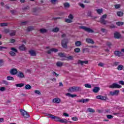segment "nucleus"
<instances>
[{"instance_id":"nucleus-1","label":"nucleus","mask_w":124,"mask_h":124,"mask_svg":"<svg viewBox=\"0 0 124 124\" xmlns=\"http://www.w3.org/2000/svg\"><path fill=\"white\" fill-rule=\"evenodd\" d=\"M107 18V15H103L100 18V23H101L102 25H107V24H108L109 21L108 20H106L105 19Z\"/></svg>"},{"instance_id":"nucleus-2","label":"nucleus","mask_w":124,"mask_h":124,"mask_svg":"<svg viewBox=\"0 0 124 124\" xmlns=\"http://www.w3.org/2000/svg\"><path fill=\"white\" fill-rule=\"evenodd\" d=\"M67 43H68V40L67 39H64L61 42V45L63 48L66 49L67 48Z\"/></svg>"},{"instance_id":"nucleus-3","label":"nucleus","mask_w":124,"mask_h":124,"mask_svg":"<svg viewBox=\"0 0 124 124\" xmlns=\"http://www.w3.org/2000/svg\"><path fill=\"white\" fill-rule=\"evenodd\" d=\"M20 111L21 113L22 116H23L24 118H30V114L25 110L20 109Z\"/></svg>"},{"instance_id":"nucleus-4","label":"nucleus","mask_w":124,"mask_h":124,"mask_svg":"<svg viewBox=\"0 0 124 124\" xmlns=\"http://www.w3.org/2000/svg\"><path fill=\"white\" fill-rule=\"evenodd\" d=\"M80 29L84 30V31H87V32H91V33L94 32V31H93V30L91 29V28L86 27L85 26H80Z\"/></svg>"},{"instance_id":"nucleus-5","label":"nucleus","mask_w":124,"mask_h":124,"mask_svg":"<svg viewBox=\"0 0 124 124\" xmlns=\"http://www.w3.org/2000/svg\"><path fill=\"white\" fill-rule=\"evenodd\" d=\"M109 88H110V89H121V88H122V86L114 83H113L111 85H110L109 86Z\"/></svg>"},{"instance_id":"nucleus-6","label":"nucleus","mask_w":124,"mask_h":124,"mask_svg":"<svg viewBox=\"0 0 124 124\" xmlns=\"http://www.w3.org/2000/svg\"><path fill=\"white\" fill-rule=\"evenodd\" d=\"M96 98H97V99H100L101 100H104L105 101H106V100H109V99H108L107 96L101 95H97L96 97Z\"/></svg>"},{"instance_id":"nucleus-7","label":"nucleus","mask_w":124,"mask_h":124,"mask_svg":"<svg viewBox=\"0 0 124 124\" xmlns=\"http://www.w3.org/2000/svg\"><path fill=\"white\" fill-rule=\"evenodd\" d=\"M61 61H73L74 60V57L72 56H66V59H61Z\"/></svg>"},{"instance_id":"nucleus-8","label":"nucleus","mask_w":124,"mask_h":124,"mask_svg":"<svg viewBox=\"0 0 124 124\" xmlns=\"http://www.w3.org/2000/svg\"><path fill=\"white\" fill-rule=\"evenodd\" d=\"M110 95H112V96L114 95H118L119 93H120V91L119 90H115L114 92L111 91L109 93Z\"/></svg>"},{"instance_id":"nucleus-9","label":"nucleus","mask_w":124,"mask_h":124,"mask_svg":"<svg viewBox=\"0 0 124 124\" xmlns=\"http://www.w3.org/2000/svg\"><path fill=\"white\" fill-rule=\"evenodd\" d=\"M17 72H18V71H17V69L15 68L11 69V70L10 71V73L12 75H16Z\"/></svg>"},{"instance_id":"nucleus-10","label":"nucleus","mask_w":124,"mask_h":124,"mask_svg":"<svg viewBox=\"0 0 124 124\" xmlns=\"http://www.w3.org/2000/svg\"><path fill=\"white\" fill-rule=\"evenodd\" d=\"M89 101H90L89 99H82L79 100H77V102H78V103L81 102L82 103H86L87 102H89Z\"/></svg>"},{"instance_id":"nucleus-11","label":"nucleus","mask_w":124,"mask_h":124,"mask_svg":"<svg viewBox=\"0 0 124 124\" xmlns=\"http://www.w3.org/2000/svg\"><path fill=\"white\" fill-rule=\"evenodd\" d=\"M114 34V37L117 39H120V38H121V35L119 32L116 31Z\"/></svg>"},{"instance_id":"nucleus-12","label":"nucleus","mask_w":124,"mask_h":124,"mask_svg":"<svg viewBox=\"0 0 124 124\" xmlns=\"http://www.w3.org/2000/svg\"><path fill=\"white\" fill-rule=\"evenodd\" d=\"M86 42H87V43H89L91 44H94V42L93 41V40L91 38H87L86 39Z\"/></svg>"},{"instance_id":"nucleus-13","label":"nucleus","mask_w":124,"mask_h":124,"mask_svg":"<svg viewBox=\"0 0 124 124\" xmlns=\"http://www.w3.org/2000/svg\"><path fill=\"white\" fill-rule=\"evenodd\" d=\"M19 49L20 51H26L27 48L26 47V46H25V45H22L19 46Z\"/></svg>"},{"instance_id":"nucleus-14","label":"nucleus","mask_w":124,"mask_h":124,"mask_svg":"<svg viewBox=\"0 0 124 124\" xmlns=\"http://www.w3.org/2000/svg\"><path fill=\"white\" fill-rule=\"evenodd\" d=\"M100 90V88L98 87H95L93 90V93H97L98 92H99Z\"/></svg>"},{"instance_id":"nucleus-15","label":"nucleus","mask_w":124,"mask_h":124,"mask_svg":"<svg viewBox=\"0 0 124 124\" xmlns=\"http://www.w3.org/2000/svg\"><path fill=\"white\" fill-rule=\"evenodd\" d=\"M78 63L81 64V65H84V64H88V61H82L81 60H78Z\"/></svg>"},{"instance_id":"nucleus-16","label":"nucleus","mask_w":124,"mask_h":124,"mask_svg":"<svg viewBox=\"0 0 124 124\" xmlns=\"http://www.w3.org/2000/svg\"><path fill=\"white\" fill-rule=\"evenodd\" d=\"M17 77L19 78H25V75H24V73H23V72H19L17 74Z\"/></svg>"},{"instance_id":"nucleus-17","label":"nucleus","mask_w":124,"mask_h":124,"mask_svg":"<svg viewBox=\"0 0 124 124\" xmlns=\"http://www.w3.org/2000/svg\"><path fill=\"white\" fill-rule=\"evenodd\" d=\"M51 119H53V120H54L56 122H60L61 121V118L54 115L51 116Z\"/></svg>"},{"instance_id":"nucleus-18","label":"nucleus","mask_w":124,"mask_h":124,"mask_svg":"<svg viewBox=\"0 0 124 124\" xmlns=\"http://www.w3.org/2000/svg\"><path fill=\"white\" fill-rule=\"evenodd\" d=\"M52 101L54 103H57V104L61 103V100L59 98H55L53 99Z\"/></svg>"},{"instance_id":"nucleus-19","label":"nucleus","mask_w":124,"mask_h":124,"mask_svg":"<svg viewBox=\"0 0 124 124\" xmlns=\"http://www.w3.org/2000/svg\"><path fill=\"white\" fill-rule=\"evenodd\" d=\"M58 56L60 58H62V59H66V55H65V54L62 53H58Z\"/></svg>"},{"instance_id":"nucleus-20","label":"nucleus","mask_w":124,"mask_h":124,"mask_svg":"<svg viewBox=\"0 0 124 124\" xmlns=\"http://www.w3.org/2000/svg\"><path fill=\"white\" fill-rule=\"evenodd\" d=\"M74 88L75 92H81V91H82V88L80 87L74 86Z\"/></svg>"},{"instance_id":"nucleus-21","label":"nucleus","mask_w":124,"mask_h":124,"mask_svg":"<svg viewBox=\"0 0 124 124\" xmlns=\"http://www.w3.org/2000/svg\"><path fill=\"white\" fill-rule=\"evenodd\" d=\"M114 55H115L116 57H121L122 56V52L119 51H115L114 52Z\"/></svg>"},{"instance_id":"nucleus-22","label":"nucleus","mask_w":124,"mask_h":124,"mask_svg":"<svg viewBox=\"0 0 124 124\" xmlns=\"http://www.w3.org/2000/svg\"><path fill=\"white\" fill-rule=\"evenodd\" d=\"M66 95L67 96H69V97H72V98L76 97L77 96V95H76V94H71L70 93H66Z\"/></svg>"},{"instance_id":"nucleus-23","label":"nucleus","mask_w":124,"mask_h":124,"mask_svg":"<svg viewBox=\"0 0 124 124\" xmlns=\"http://www.w3.org/2000/svg\"><path fill=\"white\" fill-rule=\"evenodd\" d=\"M60 123H61L62 124H67L68 123V121L65 119H60Z\"/></svg>"},{"instance_id":"nucleus-24","label":"nucleus","mask_w":124,"mask_h":124,"mask_svg":"<svg viewBox=\"0 0 124 124\" xmlns=\"http://www.w3.org/2000/svg\"><path fill=\"white\" fill-rule=\"evenodd\" d=\"M29 54H30L31 56H36V53H35V51H34V50H32L29 51Z\"/></svg>"},{"instance_id":"nucleus-25","label":"nucleus","mask_w":124,"mask_h":124,"mask_svg":"<svg viewBox=\"0 0 124 124\" xmlns=\"http://www.w3.org/2000/svg\"><path fill=\"white\" fill-rule=\"evenodd\" d=\"M75 44L77 47H79L82 45V43L79 41L76 42Z\"/></svg>"},{"instance_id":"nucleus-26","label":"nucleus","mask_w":124,"mask_h":124,"mask_svg":"<svg viewBox=\"0 0 124 124\" xmlns=\"http://www.w3.org/2000/svg\"><path fill=\"white\" fill-rule=\"evenodd\" d=\"M56 65L58 67H61L62 66V65H63V63H62V62H58L56 63Z\"/></svg>"},{"instance_id":"nucleus-27","label":"nucleus","mask_w":124,"mask_h":124,"mask_svg":"<svg viewBox=\"0 0 124 124\" xmlns=\"http://www.w3.org/2000/svg\"><path fill=\"white\" fill-rule=\"evenodd\" d=\"M117 15L119 16V17H122V16H124V12L118 11L117 12Z\"/></svg>"},{"instance_id":"nucleus-28","label":"nucleus","mask_w":124,"mask_h":124,"mask_svg":"<svg viewBox=\"0 0 124 124\" xmlns=\"http://www.w3.org/2000/svg\"><path fill=\"white\" fill-rule=\"evenodd\" d=\"M16 87H17L19 88H22V87H24L25 86V84L24 83H20V84H16Z\"/></svg>"},{"instance_id":"nucleus-29","label":"nucleus","mask_w":124,"mask_h":124,"mask_svg":"<svg viewBox=\"0 0 124 124\" xmlns=\"http://www.w3.org/2000/svg\"><path fill=\"white\" fill-rule=\"evenodd\" d=\"M63 5L65 8H69V7H70V5L69 4L68 2H66L64 3Z\"/></svg>"},{"instance_id":"nucleus-30","label":"nucleus","mask_w":124,"mask_h":124,"mask_svg":"<svg viewBox=\"0 0 124 124\" xmlns=\"http://www.w3.org/2000/svg\"><path fill=\"white\" fill-rule=\"evenodd\" d=\"M69 93H74L75 91H74V87H71L70 88H69L68 90Z\"/></svg>"},{"instance_id":"nucleus-31","label":"nucleus","mask_w":124,"mask_h":124,"mask_svg":"<svg viewBox=\"0 0 124 124\" xmlns=\"http://www.w3.org/2000/svg\"><path fill=\"white\" fill-rule=\"evenodd\" d=\"M16 34V31L12 30V32H10V35L11 36H14Z\"/></svg>"},{"instance_id":"nucleus-32","label":"nucleus","mask_w":124,"mask_h":124,"mask_svg":"<svg viewBox=\"0 0 124 124\" xmlns=\"http://www.w3.org/2000/svg\"><path fill=\"white\" fill-rule=\"evenodd\" d=\"M87 110L88 111V112H89V113H94V112H95V110H94V109L90 108L87 109Z\"/></svg>"},{"instance_id":"nucleus-33","label":"nucleus","mask_w":124,"mask_h":124,"mask_svg":"<svg viewBox=\"0 0 124 124\" xmlns=\"http://www.w3.org/2000/svg\"><path fill=\"white\" fill-rule=\"evenodd\" d=\"M7 80H8V81H14V78L11 76H8L7 77Z\"/></svg>"},{"instance_id":"nucleus-34","label":"nucleus","mask_w":124,"mask_h":124,"mask_svg":"<svg viewBox=\"0 0 124 124\" xmlns=\"http://www.w3.org/2000/svg\"><path fill=\"white\" fill-rule=\"evenodd\" d=\"M117 69L118 70H119V71L123 70V69H124V65H118V66L117 67Z\"/></svg>"},{"instance_id":"nucleus-35","label":"nucleus","mask_w":124,"mask_h":124,"mask_svg":"<svg viewBox=\"0 0 124 124\" xmlns=\"http://www.w3.org/2000/svg\"><path fill=\"white\" fill-rule=\"evenodd\" d=\"M25 90H31V85L29 84H27L25 86Z\"/></svg>"},{"instance_id":"nucleus-36","label":"nucleus","mask_w":124,"mask_h":124,"mask_svg":"<svg viewBox=\"0 0 124 124\" xmlns=\"http://www.w3.org/2000/svg\"><path fill=\"white\" fill-rule=\"evenodd\" d=\"M96 11L97 12V13H98V14H101V13H102L103 10H102V9H96Z\"/></svg>"},{"instance_id":"nucleus-37","label":"nucleus","mask_w":124,"mask_h":124,"mask_svg":"<svg viewBox=\"0 0 124 124\" xmlns=\"http://www.w3.org/2000/svg\"><path fill=\"white\" fill-rule=\"evenodd\" d=\"M74 52L75 53H80V52H81V49L79 47L76 48L74 49Z\"/></svg>"},{"instance_id":"nucleus-38","label":"nucleus","mask_w":124,"mask_h":124,"mask_svg":"<svg viewBox=\"0 0 124 124\" xmlns=\"http://www.w3.org/2000/svg\"><path fill=\"white\" fill-rule=\"evenodd\" d=\"M40 31L41 33H45V32H47V30L45 29H41L40 30Z\"/></svg>"},{"instance_id":"nucleus-39","label":"nucleus","mask_w":124,"mask_h":124,"mask_svg":"<svg viewBox=\"0 0 124 124\" xmlns=\"http://www.w3.org/2000/svg\"><path fill=\"white\" fill-rule=\"evenodd\" d=\"M60 31V29L59 28H55L52 30V31L53 32H58Z\"/></svg>"},{"instance_id":"nucleus-40","label":"nucleus","mask_w":124,"mask_h":124,"mask_svg":"<svg viewBox=\"0 0 124 124\" xmlns=\"http://www.w3.org/2000/svg\"><path fill=\"white\" fill-rule=\"evenodd\" d=\"M9 54L12 57H15V56H16V53L13 51H10Z\"/></svg>"},{"instance_id":"nucleus-41","label":"nucleus","mask_w":124,"mask_h":124,"mask_svg":"<svg viewBox=\"0 0 124 124\" xmlns=\"http://www.w3.org/2000/svg\"><path fill=\"white\" fill-rule=\"evenodd\" d=\"M65 22H66V23H72V20L69 18H66L65 19Z\"/></svg>"},{"instance_id":"nucleus-42","label":"nucleus","mask_w":124,"mask_h":124,"mask_svg":"<svg viewBox=\"0 0 124 124\" xmlns=\"http://www.w3.org/2000/svg\"><path fill=\"white\" fill-rule=\"evenodd\" d=\"M116 24L117 25V26H123L124 25V22H117L116 23Z\"/></svg>"},{"instance_id":"nucleus-43","label":"nucleus","mask_w":124,"mask_h":124,"mask_svg":"<svg viewBox=\"0 0 124 124\" xmlns=\"http://www.w3.org/2000/svg\"><path fill=\"white\" fill-rule=\"evenodd\" d=\"M32 30H33V27H32V26L29 27L27 28L28 31H32Z\"/></svg>"},{"instance_id":"nucleus-44","label":"nucleus","mask_w":124,"mask_h":124,"mask_svg":"<svg viewBox=\"0 0 124 124\" xmlns=\"http://www.w3.org/2000/svg\"><path fill=\"white\" fill-rule=\"evenodd\" d=\"M11 50L12 51H14V52H15V53L18 52V50H17V49L15 48V47H11Z\"/></svg>"},{"instance_id":"nucleus-45","label":"nucleus","mask_w":124,"mask_h":124,"mask_svg":"<svg viewBox=\"0 0 124 124\" xmlns=\"http://www.w3.org/2000/svg\"><path fill=\"white\" fill-rule=\"evenodd\" d=\"M114 116H113L112 115H107V118L109 120H111V119H113Z\"/></svg>"},{"instance_id":"nucleus-46","label":"nucleus","mask_w":124,"mask_h":124,"mask_svg":"<svg viewBox=\"0 0 124 124\" xmlns=\"http://www.w3.org/2000/svg\"><path fill=\"white\" fill-rule=\"evenodd\" d=\"M45 116H46V117H48V118H52V116H53V115L50 114L49 113H45Z\"/></svg>"},{"instance_id":"nucleus-47","label":"nucleus","mask_w":124,"mask_h":124,"mask_svg":"<svg viewBox=\"0 0 124 124\" xmlns=\"http://www.w3.org/2000/svg\"><path fill=\"white\" fill-rule=\"evenodd\" d=\"M35 93H36V94H38L39 95H40V94H41V93L40 92V91H38V90H35L34 91Z\"/></svg>"},{"instance_id":"nucleus-48","label":"nucleus","mask_w":124,"mask_h":124,"mask_svg":"<svg viewBox=\"0 0 124 124\" xmlns=\"http://www.w3.org/2000/svg\"><path fill=\"white\" fill-rule=\"evenodd\" d=\"M0 27H6L7 26V23H3L0 24Z\"/></svg>"},{"instance_id":"nucleus-49","label":"nucleus","mask_w":124,"mask_h":124,"mask_svg":"<svg viewBox=\"0 0 124 124\" xmlns=\"http://www.w3.org/2000/svg\"><path fill=\"white\" fill-rule=\"evenodd\" d=\"M114 7L116 9H119L121 7V5L120 4H115L114 5Z\"/></svg>"},{"instance_id":"nucleus-50","label":"nucleus","mask_w":124,"mask_h":124,"mask_svg":"<svg viewBox=\"0 0 124 124\" xmlns=\"http://www.w3.org/2000/svg\"><path fill=\"white\" fill-rule=\"evenodd\" d=\"M85 88H88L89 89H91L92 88V85H90V84H85Z\"/></svg>"},{"instance_id":"nucleus-51","label":"nucleus","mask_w":124,"mask_h":124,"mask_svg":"<svg viewBox=\"0 0 124 124\" xmlns=\"http://www.w3.org/2000/svg\"><path fill=\"white\" fill-rule=\"evenodd\" d=\"M5 91V87H1L0 88V92H4Z\"/></svg>"},{"instance_id":"nucleus-52","label":"nucleus","mask_w":124,"mask_h":124,"mask_svg":"<svg viewBox=\"0 0 124 124\" xmlns=\"http://www.w3.org/2000/svg\"><path fill=\"white\" fill-rule=\"evenodd\" d=\"M51 51L52 52H54V53H57L59 50L56 48H51Z\"/></svg>"},{"instance_id":"nucleus-53","label":"nucleus","mask_w":124,"mask_h":124,"mask_svg":"<svg viewBox=\"0 0 124 124\" xmlns=\"http://www.w3.org/2000/svg\"><path fill=\"white\" fill-rule=\"evenodd\" d=\"M52 74L53 75H54V76H55L56 77H58V76H60L59 74H57L56 72H52Z\"/></svg>"},{"instance_id":"nucleus-54","label":"nucleus","mask_w":124,"mask_h":124,"mask_svg":"<svg viewBox=\"0 0 124 124\" xmlns=\"http://www.w3.org/2000/svg\"><path fill=\"white\" fill-rule=\"evenodd\" d=\"M78 5H79V6L82 7V8H85V5L83 3H79L78 4Z\"/></svg>"},{"instance_id":"nucleus-55","label":"nucleus","mask_w":124,"mask_h":124,"mask_svg":"<svg viewBox=\"0 0 124 124\" xmlns=\"http://www.w3.org/2000/svg\"><path fill=\"white\" fill-rule=\"evenodd\" d=\"M27 23H28V22H27V21H23L21 22V25L24 26L25 25H27Z\"/></svg>"},{"instance_id":"nucleus-56","label":"nucleus","mask_w":124,"mask_h":124,"mask_svg":"<svg viewBox=\"0 0 124 124\" xmlns=\"http://www.w3.org/2000/svg\"><path fill=\"white\" fill-rule=\"evenodd\" d=\"M119 83L122 85V86H124V81L123 80L119 81Z\"/></svg>"},{"instance_id":"nucleus-57","label":"nucleus","mask_w":124,"mask_h":124,"mask_svg":"<svg viewBox=\"0 0 124 124\" xmlns=\"http://www.w3.org/2000/svg\"><path fill=\"white\" fill-rule=\"evenodd\" d=\"M2 82L3 84H4V85H8V82L6 80H2Z\"/></svg>"},{"instance_id":"nucleus-58","label":"nucleus","mask_w":124,"mask_h":124,"mask_svg":"<svg viewBox=\"0 0 124 124\" xmlns=\"http://www.w3.org/2000/svg\"><path fill=\"white\" fill-rule=\"evenodd\" d=\"M3 65V60H0V67Z\"/></svg>"},{"instance_id":"nucleus-59","label":"nucleus","mask_w":124,"mask_h":124,"mask_svg":"<svg viewBox=\"0 0 124 124\" xmlns=\"http://www.w3.org/2000/svg\"><path fill=\"white\" fill-rule=\"evenodd\" d=\"M98 66H101V67H103L104 66V63L102 62H100L98 64Z\"/></svg>"},{"instance_id":"nucleus-60","label":"nucleus","mask_w":124,"mask_h":124,"mask_svg":"<svg viewBox=\"0 0 124 124\" xmlns=\"http://www.w3.org/2000/svg\"><path fill=\"white\" fill-rule=\"evenodd\" d=\"M68 18H69V19H71V20H73V19L74 17H73V16L72 15H69V16H68Z\"/></svg>"},{"instance_id":"nucleus-61","label":"nucleus","mask_w":124,"mask_h":124,"mask_svg":"<svg viewBox=\"0 0 124 124\" xmlns=\"http://www.w3.org/2000/svg\"><path fill=\"white\" fill-rule=\"evenodd\" d=\"M107 45H108V47H111V46H112V43H111L110 42H108L107 43Z\"/></svg>"},{"instance_id":"nucleus-62","label":"nucleus","mask_w":124,"mask_h":124,"mask_svg":"<svg viewBox=\"0 0 124 124\" xmlns=\"http://www.w3.org/2000/svg\"><path fill=\"white\" fill-rule=\"evenodd\" d=\"M72 120L76 122L77 121H78V118L77 117H73L72 118Z\"/></svg>"},{"instance_id":"nucleus-63","label":"nucleus","mask_w":124,"mask_h":124,"mask_svg":"<svg viewBox=\"0 0 124 124\" xmlns=\"http://www.w3.org/2000/svg\"><path fill=\"white\" fill-rule=\"evenodd\" d=\"M4 31L5 33H8L9 32V29H4Z\"/></svg>"},{"instance_id":"nucleus-64","label":"nucleus","mask_w":124,"mask_h":124,"mask_svg":"<svg viewBox=\"0 0 124 124\" xmlns=\"http://www.w3.org/2000/svg\"><path fill=\"white\" fill-rule=\"evenodd\" d=\"M120 64V62H114L113 65L115 66L119 65Z\"/></svg>"}]
</instances>
